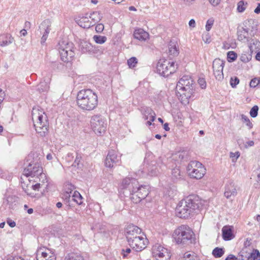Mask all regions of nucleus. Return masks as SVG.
Returning a JSON list of instances; mask_svg holds the SVG:
<instances>
[{"label": "nucleus", "mask_w": 260, "mask_h": 260, "mask_svg": "<svg viewBox=\"0 0 260 260\" xmlns=\"http://www.w3.org/2000/svg\"><path fill=\"white\" fill-rule=\"evenodd\" d=\"M214 23V20L212 19H208L206 24V29L209 31L212 28Z\"/></svg>", "instance_id": "obj_47"}, {"label": "nucleus", "mask_w": 260, "mask_h": 260, "mask_svg": "<svg viewBox=\"0 0 260 260\" xmlns=\"http://www.w3.org/2000/svg\"><path fill=\"white\" fill-rule=\"evenodd\" d=\"M34 125L37 133L44 137L48 132V123L45 113L39 107L34 108L31 112Z\"/></svg>", "instance_id": "obj_4"}, {"label": "nucleus", "mask_w": 260, "mask_h": 260, "mask_svg": "<svg viewBox=\"0 0 260 260\" xmlns=\"http://www.w3.org/2000/svg\"><path fill=\"white\" fill-rule=\"evenodd\" d=\"M72 197V195L69 194L68 191H63L62 196V198L66 202V204H67L69 206H71V198Z\"/></svg>", "instance_id": "obj_36"}, {"label": "nucleus", "mask_w": 260, "mask_h": 260, "mask_svg": "<svg viewBox=\"0 0 260 260\" xmlns=\"http://www.w3.org/2000/svg\"><path fill=\"white\" fill-rule=\"evenodd\" d=\"M251 59V55L246 53H242L241 54L240 59L244 62H247Z\"/></svg>", "instance_id": "obj_41"}, {"label": "nucleus", "mask_w": 260, "mask_h": 260, "mask_svg": "<svg viewBox=\"0 0 260 260\" xmlns=\"http://www.w3.org/2000/svg\"><path fill=\"white\" fill-rule=\"evenodd\" d=\"M249 85L251 87H255L256 86H259V78H254L250 82Z\"/></svg>", "instance_id": "obj_44"}, {"label": "nucleus", "mask_w": 260, "mask_h": 260, "mask_svg": "<svg viewBox=\"0 0 260 260\" xmlns=\"http://www.w3.org/2000/svg\"><path fill=\"white\" fill-rule=\"evenodd\" d=\"M142 114L143 118L145 120H147L146 125H151L152 124L151 122L155 120L156 117V114L153 110L149 107H146L143 110Z\"/></svg>", "instance_id": "obj_21"}, {"label": "nucleus", "mask_w": 260, "mask_h": 260, "mask_svg": "<svg viewBox=\"0 0 260 260\" xmlns=\"http://www.w3.org/2000/svg\"><path fill=\"white\" fill-rule=\"evenodd\" d=\"M202 207L201 201L193 196H190L182 200L176 208L177 216L187 218L194 213L199 212Z\"/></svg>", "instance_id": "obj_1"}, {"label": "nucleus", "mask_w": 260, "mask_h": 260, "mask_svg": "<svg viewBox=\"0 0 260 260\" xmlns=\"http://www.w3.org/2000/svg\"><path fill=\"white\" fill-rule=\"evenodd\" d=\"M78 24L81 27L84 28H88L94 25V23L89 20L87 17H82L78 21Z\"/></svg>", "instance_id": "obj_25"}, {"label": "nucleus", "mask_w": 260, "mask_h": 260, "mask_svg": "<svg viewBox=\"0 0 260 260\" xmlns=\"http://www.w3.org/2000/svg\"><path fill=\"white\" fill-rule=\"evenodd\" d=\"M254 13L256 14L260 13V3H258L257 7L255 9L254 11Z\"/></svg>", "instance_id": "obj_64"}, {"label": "nucleus", "mask_w": 260, "mask_h": 260, "mask_svg": "<svg viewBox=\"0 0 260 260\" xmlns=\"http://www.w3.org/2000/svg\"><path fill=\"white\" fill-rule=\"evenodd\" d=\"M58 46L61 59L64 62L70 61L75 55L74 44L72 42L63 41L60 42Z\"/></svg>", "instance_id": "obj_6"}, {"label": "nucleus", "mask_w": 260, "mask_h": 260, "mask_svg": "<svg viewBox=\"0 0 260 260\" xmlns=\"http://www.w3.org/2000/svg\"><path fill=\"white\" fill-rule=\"evenodd\" d=\"M137 63V59L133 57L127 60V64L130 68H134Z\"/></svg>", "instance_id": "obj_40"}, {"label": "nucleus", "mask_w": 260, "mask_h": 260, "mask_svg": "<svg viewBox=\"0 0 260 260\" xmlns=\"http://www.w3.org/2000/svg\"><path fill=\"white\" fill-rule=\"evenodd\" d=\"M144 162L147 163L146 167L148 174L151 176L157 175L160 171L163 170L165 168V166L160 158L157 161L151 160L150 162H149L148 158H146L144 159Z\"/></svg>", "instance_id": "obj_11"}, {"label": "nucleus", "mask_w": 260, "mask_h": 260, "mask_svg": "<svg viewBox=\"0 0 260 260\" xmlns=\"http://www.w3.org/2000/svg\"><path fill=\"white\" fill-rule=\"evenodd\" d=\"M184 3L187 6H190L194 3L196 0H182Z\"/></svg>", "instance_id": "obj_60"}, {"label": "nucleus", "mask_w": 260, "mask_h": 260, "mask_svg": "<svg viewBox=\"0 0 260 260\" xmlns=\"http://www.w3.org/2000/svg\"><path fill=\"white\" fill-rule=\"evenodd\" d=\"M224 254V250L223 248L216 247L212 251V254L216 258L221 257Z\"/></svg>", "instance_id": "obj_37"}, {"label": "nucleus", "mask_w": 260, "mask_h": 260, "mask_svg": "<svg viewBox=\"0 0 260 260\" xmlns=\"http://www.w3.org/2000/svg\"><path fill=\"white\" fill-rule=\"evenodd\" d=\"M131 251V249L129 248H126L125 250L122 249L121 251V254L123 257H125Z\"/></svg>", "instance_id": "obj_54"}, {"label": "nucleus", "mask_w": 260, "mask_h": 260, "mask_svg": "<svg viewBox=\"0 0 260 260\" xmlns=\"http://www.w3.org/2000/svg\"><path fill=\"white\" fill-rule=\"evenodd\" d=\"M37 260H56L54 254L49 249L40 248L37 252Z\"/></svg>", "instance_id": "obj_19"}, {"label": "nucleus", "mask_w": 260, "mask_h": 260, "mask_svg": "<svg viewBox=\"0 0 260 260\" xmlns=\"http://www.w3.org/2000/svg\"><path fill=\"white\" fill-rule=\"evenodd\" d=\"M222 237L224 240L228 241L233 238L232 230L229 226H225L222 229Z\"/></svg>", "instance_id": "obj_26"}, {"label": "nucleus", "mask_w": 260, "mask_h": 260, "mask_svg": "<svg viewBox=\"0 0 260 260\" xmlns=\"http://www.w3.org/2000/svg\"><path fill=\"white\" fill-rule=\"evenodd\" d=\"M225 260H237V257L233 254H230Z\"/></svg>", "instance_id": "obj_62"}, {"label": "nucleus", "mask_w": 260, "mask_h": 260, "mask_svg": "<svg viewBox=\"0 0 260 260\" xmlns=\"http://www.w3.org/2000/svg\"><path fill=\"white\" fill-rule=\"evenodd\" d=\"M81 158V157L79 155H77V156H76V158L74 161V166L76 167V166H78L79 165V162H80V159Z\"/></svg>", "instance_id": "obj_58"}, {"label": "nucleus", "mask_w": 260, "mask_h": 260, "mask_svg": "<svg viewBox=\"0 0 260 260\" xmlns=\"http://www.w3.org/2000/svg\"><path fill=\"white\" fill-rule=\"evenodd\" d=\"M139 185L138 181L129 177L124 178L121 183V187L123 189L127 190L130 195L135 191V189Z\"/></svg>", "instance_id": "obj_16"}, {"label": "nucleus", "mask_w": 260, "mask_h": 260, "mask_svg": "<svg viewBox=\"0 0 260 260\" xmlns=\"http://www.w3.org/2000/svg\"><path fill=\"white\" fill-rule=\"evenodd\" d=\"M74 189V186L71 184H68L65 185L64 191H68L70 194H72Z\"/></svg>", "instance_id": "obj_49"}, {"label": "nucleus", "mask_w": 260, "mask_h": 260, "mask_svg": "<svg viewBox=\"0 0 260 260\" xmlns=\"http://www.w3.org/2000/svg\"><path fill=\"white\" fill-rule=\"evenodd\" d=\"M14 38L10 34L4 35L0 36V46L5 47L12 44Z\"/></svg>", "instance_id": "obj_24"}, {"label": "nucleus", "mask_w": 260, "mask_h": 260, "mask_svg": "<svg viewBox=\"0 0 260 260\" xmlns=\"http://www.w3.org/2000/svg\"><path fill=\"white\" fill-rule=\"evenodd\" d=\"M258 110V106L256 105L254 106L250 110V116L253 118L255 117L257 115Z\"/></svg>", "instance_id": "obj_43"}, {"label": "nucleus", "mask_w": 260, "mask_h": 260, "mask_svg": "<svg viewBox=\"0 0 260 260\" xmlns=\"http://www.w3.org/2000/svg\"><path fill=\"white\" fill-rule=\"evenodd\" d=\"M224 61L219 59H215L213 62V70L215 78L221 81L223 79V69Z\"/></svg>", "instance_id": "obj_15"}, {"label": "nucleus", "mask_w": 260, "mask_h": 260, "mask_svg": "<svg viewBox=\"0 0 260 260\" xmlns=\"http://www.w3.org/2000/svg\"><path fill=\"white\" fill-rule=\"evenodd\" d=\"M89 18L91 19L92 22L95 24L102 19V15L100 12L95 11L90 14Z\"/></svg>", "instance_id": "obj_31"}, {"label": "nucleus", "mask_w": 260, "mask_h": 260, "mask_svg": "<svg viewBox=\"0 0 260 260\" xmlns=\"http://www.w3.org/2000/svg\"><path fill=\"white\" fill-rule=\"evenodd\" d=\"M72 201L75 202L77 204L80 205L83 203V198L78 191H75L72 195Z\"/></svg>", "instance_id": "obj_29"}, {"label": "nucleus", "mask_w": 260, "mask_h": 260, "mask_svg": "<svg viewBox=\"0 0 260 260\" xmlns=\"http://www.w3.org/2000/svg\"><path fill=\"white\" fill-rule=\"evenodd\" d=\"M189 27L191 28H194L196 27V22L193 19H191L189 20L188 23Z\"/></svg>", "instance_id": "obj_59"}, {"label": "nucleus", "mask_w": 260, "mask_h": 260, "mask_svg": "<svg viewBox=\"0 0 260 260\" xmlns=\"http://www.w3.org/2000/svg\"><path fill=\"white\" fill-rule=\"evenodd\" d=\"M92 39L96 43L99 44H103L107 41V37L106 36L100 35H94Z\"/></svg>", "instance_id": "obj_35"}, {"label": "nucleus", "mask_w": 260, "mask_h": 260, "mask_svg": "<svg viewBox=\"0 0 260 260\" xmlns=\"http://www.w3.org/2000/svg\"><path fill=\"white\" fill-rule=\"evenodd\" d=\"M184 260H200L197 254L193 252H186L184 254Z\"/></svg>", "instance_id": "obj_33"}, {"label": "nucleus", "mask_w": 260, "mask_h": 260, "mask_svg": "<svg viewBox=\"0 0 260 260\" xmlns=\"http://www.w3.org/2000/svg\"><path fill=\"white\" fill-rule=\"evenodd\" d=\"M23 175L28 177H39V181L42 179V182L46 181L47 178L45 173L43 172L42 167L39 163H29L28 165L24 168L23 170Z\"/></svg>", "instance_id": "obj_7"}, {"label": "nucleus", "mask_w": 260, "mask_h": 260, "mask_svg": "<svg viewBox=\"0 0 260 260\" xmlns=\"http://www.w3.org/2000/svg\"><path fill=\"white\" fill-rule=\"evenodd\" d=\"M172 175L176 179L181 176V171L177 168H175L172 171Z\"/></svg>", "instance_id": "obj_51"}, {"label": "nucleus", "mask_w": 260, "mask_h": 260, "mask_svg": "<svg viewBox=\"0 0 260 260\" xmlns=\"http://www.w3.org/2000/svg\"><path fill=\"white\" fill-rule=\"evenodd\" d=\"M193 81L189 76H183L176 85L177 96L183 104L189 103L193 93Z\"/></svg>", "instance_id": "obj_3"}, {"label": "nucleus", "mask_w": 260, "mask_h": 260, "mask_svg": "<svg viewBox=\"0 0 260 260\" xmlns=\"http://www.w3.org/2000/svg\"><path fill=\"white\" fill-rule=\"evenodd\" d=\"M210 3L213 6H216L218 5L221 0H209Z\"/></svg>", "instance_id": "obj_56"}, {"label": "nucleus", "mask_w": 260, "mask_h": 260, "mask_svg": "<svg viewBox=\"0 0 260 260\" xmlns=\"http://www.w3.org/2000/svg\"><path fill=\"white\" fill-rule=\"evenodd\" d=\"M104 29V25L102 23L98 24L95 26V31L98 33L102 32Z\"/></svg>", "instance_id": "obj_52"}, {"label": "nucleus", "mask_w": 260, "mask_h": 260, "mask_svg": "<svg viewBox=\"0 0 260 260\" xmlns=\"http://www.w3.org/2000/svg\"><path fill=\"white\" fill-rule=\"evenodd\" d=\"M239 83V79L235 77L234 78H231L230 80V84L231 86L233 88L236 87L237 85Z\"/></svg>", "instance_id": "obj_45"}, {"label": "nucleus", "mask_w": 260, "mask_h": 260, "mask_svg": "<svg viewBox=\"0 0 260 260\" xmlns=\"http://www.w3.org/2000/svg\"><path fill=\"white\" fill-rule=\"evenodd\" d=\"M239 156H240L239 152H236L235 153H233V152L230 153V157L232 158L233 162L236 161L238 158Z\"/></svg>", "instance_id": "obj_48"}, {"label": "nucleus", "mask_w": 260, "mask_h": 260, "mask_svg": "<svg viewBox=\"0 0 260 260\" xmlns=\"http://www.w3.org/2000/svg\"><path fill=\"white\" fill-rule=\"evenodd\" d=\"M169 54L170 55L176 56L179 54L178 46L175 42L171 41L169 45Z\"/></svg>", "instance_id": "obj_27"}, {"label": "nucleus", "mask_w": 260, "mask_h": 260, "mask_svg": "<svg viewBox=\"0 0 260 260\" xmlns=\"http://www.w3.org/2000/svg\"><path fill=\"white\" fill-rule=\"evenodd\" d=\"M128 243L133 249L136 251H141L146 247L148 241L146 236L142 234L128 241Z\"/></svg>", "instance_id": "obj_13"}, {"label": "nucleus", "mask_w": 260, "mask_h": 260, "mask_svg": "<svg viewBox=\"0 0 260 260\" xmlns=\"http://www.w3.org/2000/svg\"><path fill=\"white\" fill-rule=\"evenodd\" d=\"M237 35L238 40L245 42L247 40L248 31L244 28H241L238 30Z\"/></svg>", "instance_id": "obj_28"}, {"label": "nucleus", "mask_w": 260, "mask_h": 260, "mask_svg": "<svg viewBox=\"0 0 260 260\" xmlns=\"http://www.w3.org/2000/svg\"><path fill=\"white\" fill-rule=\"evenodd\" d=\"M203 40L206 43H209L211 42L210 36L209 33L204 34L203 35Z\"/></svg>", "instance_id": "obj_53"}, {"label": "nucleus", "mask_w": 260, "mask_h": 260, "mask_svg": "<svg viewBox=\"0 0 260 260\" xmlns=\"http://www.w3.org/2000/svg\"><path fill=\"white\" fill-rule=\"evenodd\" d=\"M177 64L164 59H160L157 62L156 70L157 73L164 77H167L176 71Z\"/></svg>", "instance_id": "obj_9"}, {"label": "nucleus", "mask_w": 260, "mask_h": 260, "mask_svg": "<svg viewBox=\"0 0 260 260\" xmlns=\"http://www.w3.org/2000/svg\"><path fill=\"white\" fill-rule=\"evenodd\" d=\"M224 194L227 199L234 198L237 195L236 186H235L233 181H230L226 184Z\"/></svg>", "instance_id": "obj_22"}, {"label": "nucleus", "mask_w": 260, "mask_h": 260, "mask_svg": "<svg viewBox=\"0 0 260 260\" xmlns=\"http://www.w3.org/2000/svg\"><path fill=\"white\" fill-rule=\"evenodd\" d=\"M193 233L187 225H182L174 232V239L178 244H189L193 241Z\"/></svg>", "instance_id": "obj_5"}, {"label": "nucleus", "mask_w": 260, "mask_h": 260, "mask_svg": "<svg viewBox=\"0 0 260 260\" xmlns=\"http://www.w3.org/2000/svg\"><path fill=\"white\" fill-rule=\"evenodd\" d=\"M90 124L93 131L99 136L104 134L107 127L106 119L101 115L92 116L90 120Z\"/></svg>", "instance_id": "obj_8"}, {"label": "nucleus", "mask_w": 260, "mask_h": 260, "mask_svg": "<svg viewBox=\"0 0 260 260\" xmlns=\"http://www.w3.org/2000/svg\"><path fill=\"white\" fill-rule=\"evenodd\" d=\"M77 104L83 110H93L98 105V95L90 89H82L78 92Z\"/></svg>", "instance_id": "obj_2"}, {"label": "nucleus", "mask_w": 260, "mask_h": 260, "mask_svg": "<svg viewBox=\"0 0 260 260\" xmlns=\"http://www.w3.org/2000/svg\"><path fill=\"white\" fill-rule=\"evenodd\" d=\"M187 172L190 177L201 179L205 175L206 169L202 164L197 161H192L188 165Z\"/></svg>", "instance_id": "obj_10"}, {"label": "nucleus", "mask_w": 260, "mask_h": 260, "mask_svg": "<svg viewBox=\"0 0 260 260\" xmlns=\"http://www.w3.org/2000/svg\"><path fill=\"white\" fill-rule=\"evenodd\" d=\"M51 21L49 19L44 20L40 25L38 30L41 34H43L41 38V43L43 44L46 41L48 35L49 34L51 28Z\"/></svg>", "instance_id": "obj_17"}, {"label": "nucleus", "mask_w": 260, "mask_h": 260, "mask_svg": "<svg viewBox=\"0 0 260 260\" xmlns=\"http://www.w3.org/2000/svg\"><path fill=\"white\" fill-rule=\"evenodd\" d=\"M227 56L230 61H233L236 59L237 55L234 51H229L228 53Z\"/></svg>", "instance_id": "obj_42"}, {"label": "nucleus", "mask_w": 260, "mask_h": 260, "mask_svg": "<svg viewBox=\"0 0 260 260\" xmlns=\"http://www.w3.org/2000/svg\"><path fill=\"white\" fill-rule=\"evenodd\" d=\"M80 48L81 51L83 52H91L93 50V46L91 44L86 41L81 43Z\"/></svg>", "instance_id": "obj_30"}, {"label": "nucleus", "mask_w": 260, "mask_h": 260, "mask_svg": "<svg viewBox=\"0 0 260 260\" xmlns=\"http://www.w3.org/2000/svg\"><path fill=\"white\" fill-rule=\"evenodd\" d=\"M48 89H49V86L46 82H41L38 86V90L41 92L46 91Z\"/></svg>", "instance_id": "obj_38"}, {"label": "nucleus", "mask_w": 260, "mask_h": 260, "mask_svg": "<svg viewBox=\"0 0 260 260\" xmlns=\"http://www.w3.org/2000/svg\"><path fill=\"white\" fill-rule=\"evenodd\" d=\"M248 6V3L244 1H240L237 4V11L238 12H243Z\"/></svg>", "instance_id": "obj_34"}, {"label": "nucleus", "mask_w": 260, "mask_h": 260, "mask_svg": "<svg viewBox=\"0 0 260 260\" xmlns=\"http://www.w3.org/2000/svg\"><path fill=\"white\" fill-rule=\"evenodd\" d=\"M241 118L243 122L246 123V125L248 127L249 129L252 127L253 125L252 123L250 121V120L248 118V117L242 114L241 115Z\"/></svg>", "instance_id": "obj_39"}, {"label": "nucleus", "mask_w": 260, "mask_h": 260, "mask_svg": "<svg viewBox=\"0 0 260 260\" xmlns=\"http://www.w3.org/2000/svg\"><path fill=\"white\" fill-rule=\"evenodd\" d=\"M31 187L35 190H38L40 187V184L37 183L35 185H32Z\"/></svg>", "instance_id": "obj_63"}, {"label": "nucleus", "mask_w": 260, "mask_h": 260, "mask_svg": "<svg viewBox=\"0 0 260 260\" xmlns=\"http://www.w3.org/2000/svg\"><path fill=\"white\" fill-rule=\"evenodd\" d=\"M148 194V187L146 185L137 186L131 194V199L135 203H139L144 199Z\"/></svg>", "instance_id": "obj_14"}, {"label": "nucleus", "mask_w": 260, "mask_h": 260, "mask_svg": "<svg viewBox=\"0 0 260 260\" xmlns=\"http://www.w3.org/2000/svg\"><path fill=\"white\" fill-rule=\"evenodd\" d=\"M256 251V253H250V255L248 256V258L251 257L252 260H260V253L258 251Z\"/></svg>", "instance_id": "obj_46"}, {"label": "nucleus", "mask_w": 260, "mask_h": 260, "mask_svg": "<svg viewBox=\"0 0 260 260\" xmlns=\"http://www.w3.org/2000/svg\"><path fill=\"white\" fill-rule=\"evenodd\" d=\"M7 223L11 228H14L16 225L15 222L14 221H12L10 219L7 220Z\"/></svg>", "instance_id": "obj_61"}, {"label": "nucleus", "mask_w": 260, "mask_h": 260, "mask_svg": "<svg viewBox=\"0 0 260 260\" xmlns=\"http://www.w3.org/2000/svg\"><path fill=\"white\" fill-rule=\"evenodd\" d=\"M5 96V93L3 90L0 88V104H2Z\"/></svg>", "instance_id": "obj_57"}, {"label": "nucleus", "mask_w": 260, "mask_h": 260, "mask_svg": "<svg viewBox=\"0 0 260 260\" xmlns=\"http://www.w3.org/2000/svg\"><path fill=\"white\" fill-rule=\"evenodd\" d=\"M125 232L127 242L142 235L141 229L134 225H128Z\"/></svg>", "instance_id": "obj_18"}, {"label": "nucleus", "mask_w": 260, "mask_h": 260, "mask_svg": "<svg viewBox=\"0 0 260 260\" xmlns=\"http://www.w3.org/2000/svg\"><path fill=\"white\" fill-rule=\"evenodd\" d=\"M64 260H84V258L80 254L70 253L67 254Z\"/></svg>", "instance_id": "obj_32"}, {"label": "nucleus", "mask_w": 260, "mask_h": 260, "mask_svg": "<svg viewBox=\"0 0 260 260\" xmlns=\"http://www.w3.org/2000/svg\"><path fill=\"white\" fill-rule=\"evenodd\" d=\"M198 83L202 89H204L206 87V82L205 79L203 78H200L198 79Z\"/></svg>", "instance_id": "obj_50"}, {"label": "nucleus", "mask_w": 260, "mask_h": 260, "mask_svg": "<svg viewBox=\"0 0 260 260\" xmlns=\"http://www.w3.org/2000/svg\"><path fill=\"white\" fill-rule=\"evenodd\" d=\"M7 260H25L23 258L18 256H10Z\"/></svg>", "instance_id": "obj_55"}, {"label": "nucleus", "mask_w": 260, "mask_h": 260, "mask_svg": "<svg viewBox=\"0 0 260 260\" xmlns=\"http://www.w3.org/2000/svg\"><path fill=\"white\" fill-rule=\"evenodd\" d=\"M152 254L156 260H170L171 257L168 249L158 243L153 246Z\"/></svg>", "instance_id": "obj_12"}, {"label": "nucleus", "mask_w": 260, "mask_h": 260, "mask_svg": "<svg viewBox=\"0 0 260 260\" xmlns=\"http://www.w3.org/2000/svg\"><path fill=\"white\" fill-rule=\"evenodd\" d=\"M134 37L136 39L143 41L146 40L149 37V34L141 28H137L134 32Z\"/></svg>", "instance_id": "obj_23"}, {"label": "nucleus", "mask_w": 260, "mask_h": 260, "mask_svg": "<svg viewBox=\"0 0 260 260\" xmlns=\"http://www.w3.org/2000/svg\"><path fill=\"white\" fill-rule=\"evenodd\" d=\"M120 161L117 152L114 150H111L109 152L105 159V166L108 168H112L114 165H116Z\"/></svg>", "instance_id": "obj_20"}]
</instances>
